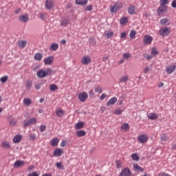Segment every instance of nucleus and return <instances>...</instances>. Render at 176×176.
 <instances>
[{
	"instance_id": "f257e3e1",
	"label": "nucleus",
	"mask_w": 176,
	"mask_h": 176,
	"mask_svg": "<svg viewBox=\"0 0 176 176\" xmlns=\"http://www.w3.org/2000/svg\"><path fill=\"white\" fill-rule=\"evenodd\" d=\"M52 74H54L53 69L50 68H47L45 70H38L37 72V76L38 78H40L41 79L42 78H45V76L52 75Z\"/></svg>"
},
{
	"instance_id": "f03ea898",
	"label": "nucleus",
	"mask_w": 176,
	"mask_h": 176,
	"mask_svg": "<svg viewBox=\"0 0 176 176\" xmlns=\"http://www.w3.org/2000/svg\"><path fill=\"white\" fill-rule=\"evenodd\" d=\"M123 8V3L118 1L113 6H110L111 13H116V12L120 10Z\"/></svg>"
},
{
	"instance_id": "7ed1b4c3",
	"label": "nucleus",
	"mask_w": 176,
	"mask_h": 176,
	"mask_svg": "<svg viewBox=\"0 0 176 176\" xmlns=\"http://www.w3.org/2000/svg\"><path fill=\"white\" fill-rule=\"evenodd\" d=\"M159 34L161 36H168L171 34V29L168 27H163L160 29Z\"/></svg>"
},
{
	"instance_id": "20e7f679",
	"label": "nucleus",
	"mask_w": 176,
	"mask_h": 176,
	"mask_svg": "<svg viewBox=\"0 0 176 176\" xmlns=\"http://www.w3.org/2000/svg\"><path fill=\"white\" fill-rule=\"evenodd\" d=\"M36 122H38V120L35 117L32 118L28 120H24L23 127H28V126L31 124H36Z\"/></svg>"
},
{
	"instance_id": "39448f33",
	"label": "nucleus",
	"mask_w": 176,
	"mask_h": 176,
	"mask_svg": "<svg viewBox=\"0 0 176 176\" xmlns=\"http://www.w3.org/2000/svg\"><path fill=\"white\" fill-rule=\"evenodd\" d=\"M167 6H160L157 10V13L159 16H163V14L167 13Z\"/></svg>"
},
{
	"instance_id": "423d86ee",
	"label": "nucleus",
	"mask_w": 176,
	"mask_h": 176,
	"mask_svg": "<svg viewBox=\"0 0 176 176\" xmlns=\"http://www.w3.org/2000/svg\"><path fill=\"white\" fill-rule=\"evenodd\" d=\"M91 63V58L89 55H85L82 57L81 60V64L82 65H89Z\"/></svg>"
},
{
	"instance_id": "0eeeda50",
	"label": "nucleus",
	"mask_w": 176,
	"mask_h": 176,
	"mask_svg": "<svg viewBox=\"0 0 176 176\" xmlns=\"http://www.w3.org/2000/svg\"><path fill=\"white\" fill-rule=\"evenodd\" d=\"M133 173H131V170L129 168H124L122 170L119 176H131Z\"/></svg>"
},
{
	"instance_id": "6e6552de",
	"label": "nucleus",
	"mask_w": 176,
	"mask_h": 176,
	"mask_svg": "<svg viewBox=\"0 0 176 176\" xmlns=\"http://www.w3.org/2000/svg\"><path fill=\"white\" fill-rule=\"evenodd\" d=\"M88 98L89 95H87V93L85 91L81 92L78 94V100H80L81 102H85Z\"/></svg>"
},
{
	"instance_id": "1a4fd4ad",
	"label": "nucleus",
	"mask_w": 176,
	"mask_h": 176,
	"mask_svg": "<svg viewBox=\"0 0 176 176\" xmlns=\"http://www.w3.org/2000/svg\"><path fill=\"white\" fill-rule=\"evenodd\" d=\"M138 142H140V144H145V142H148V135H145V134H143V135H140V136L138 138Z\"/></svg>"
},
{
	"instance_id": "9d476101",
	"label": "nucleus",
	"mask_w": 176,
	"mask_h": 176,
	"mask_svg": "<svg viewBox=\"0 0 176 176\" xmlns=\"http://www.w3.org/2000/svg\"><path fill=\"white\" fill-rule=\"evenodd\" d=\"M63 155H64V151L60 148H56L54 151V156L55 157H60Z\"/></svg>"
},
{
	"instance_id": "9b49d317",
	"label": "nucleus",
	"mask_w": 176,
	"mask_h": 176,
	"mask_svg": "<svg viewBox=\"0 0 176 176\" xmlns=\"http://www.w3.org/2000/svg\"><path fill=\"white\" fill-rule=\"evenodd\" d=\"M152 41H153V38L149 35H145L143 38V43L144 45H149L152 43Z\"/></svg>"
},
{
	"instance_id": "f8f14e48",
	"label": "nucleus",
	"mask_w": 176,
	"mask_h": 176,
	"mask_svg": "<svg viewBox=\"0 0 176 176\" xmlns=\"http://www.w3.org/2000/svg\"><path fill=\"white\" fill-rule=\"evenodd\" d=\"M54 6V1L53 0H46L45 2V8L48 10H50V9L53 8Z\"/></svg>"
},
{
	"instance_id": "ddd939ff",
	"label": "nucleus",
	"mask_w": 176,
	"mask_h": 176,
	"mask_svg": "<svg viewBox=\"0 0 176 176\" xmlns=\"http://www.w3.org/2000/svg\"><path fill=\"white\" fill-rule=\"evenodd\" d=\"M54 60V57L53 56H50L44 59V64H45V65H52V64H53Z\"/></svg>"
},
{
	"instance_id": "4468645a",
	"label": "nucleus",
	"mask_w": 176,
	"mask_h": 176,
	"mask_svg": "<svg viewBox=\"0 0 176 176\" xmlns=\"http://www.w3.org/2000/svg\"><path fill=\"white\" fill-rule=\"evenodd\" d=\"M25 166V162L24 161H21V160H16L14 163V167L15 168H19V167H23Z\"/></svg>"
},
{
	"instance_id": "2eb2a0df",
	"label": "nucleus",
	"mask_w": 176,
	"mask_h": 176,
	"mask_svg": "<svg viewBox=\"0 0 176 176\" xmlns=\"http://www.w3.org/2000/svg\"><path fill=\"white\" fill-rule=\"evenodd\" d=\"M29 19H30V17L28 16V14H27L21 15L19 16V21H21V23H27Z\"/></svg>"
},
{
	"instance_id": "dca6fc26",
	"label": "nucleus",
	"mask_w": 176,
	"mask_h": 176,
	"mask_svg": "<svg viewBox=\"0 0 176 176\" xmlns=\"http://www.w3.org/2000/svg\"><path fill=\"white\" fill-rule=\"evenodd\" d=\"M160 23L161 24V25H170L171 24V22H170V20H168V19L167 18H163L160 21Z\"/></svg>"
},
{
	"instance_id": "f3484780",
	"label": "nucleus",
	"mask_w": 176,
	"mask_h": 176,
	"mask_svg": "<svg viewBox=\"0 0 176 176\" xmlns=\"http://www.w3.org/2000/svg\"><path fill=\"white\" fill-rule=\"evenodd\" d=\"M56 116L58 118H63L65 115V111L63 110L61 108H58L56 110Z\"/></svg>"
},
{
	"instance_id": "a211bd4d",
	"label": "nucleus",
	"mask_w": 176,
	"mask_h": 176,
	"mask_svg": "<svg viewBox=\"0 0 176 176\" xmlns=\"http://www.w3.org/2000/svg\"><path fill=\"white\" fill-rule=\"evenodd\" d=\"M116 101H118V98L113 97L106 103V105L107 107H110V105H113Z\"/></svg>"
},
{
	"instance_id": "6ab92c4d",
	"label": "nucleus",
	"mask_w": 176,
	"mask_h": 176,
	"mask_svg": "<svg viewBox=\"0 0 176 176\" xmlns=\"http://www.w3.org/2000/svg\"><path fill=\"white\" fill-rule=\"evenodd\" d=\"M58 142H60V140L58 138H54L50 141L52 146H57Z\"/></svg>"
},
{
	"instance_id": "aec40b11",
	"label": "nucleus",
	"mask_w": 176,
	"mask_h": 176,
	"mask_svg": "<svg viewBox=\"0 0 176 176\" xmlns=\"http://www.w3.org/2000/svg\"><path fill=\"white\" fill-rule=\"evenodd\" d=\"M148 118L150 119V120H155V119H157L159 118V116H157V113H150L147 115Z\"/></svg>"
},
{
	"instance_id": "412c9836",
	"label": "nucleus",
	"mask_w": 176,
	"mask_h": 176,
	"mask_svg": "<svg viewBox=\"0 0 176 176\" xmlns=\"http://www.w3.org/2000/svg\"><path fill=\"white\" fill-rule=\"evenodd\" d=\"M89 0H76L75 3L76 5H81L84 6L85 5H87Z\"/></svg>"
},
{
	"instance_id": "4be33fe9",
	"label": "nucleus",
	"mask_w": 176,
	"mask_h": 176,
	"mask_svg": "<svg viewBox=\"0 0 176 176\" xmlns=\"http://www.w3.org/2000/svg\"><path fill=\"white\" fill-rule=\"evenodd\" d=\"M1 147H3L4 149H10V143L8 141H4L1 143Z\"/></svg>"
},
{
	"instance_id": "5701e85b",
	"label": "nucleus",
	"mask_w": 176,
	"mask_h": 176,
	"mask_svg": "<svg viewBox=\"0 0 176 176\" xmlns=\"http://www.w3.org/2000/svg\"><path fill=\"white\" fill-rule=\"evenodd\" d=\"M127 80H129V76L124 75L119 78L118 81L120 83H127Z\"/></svg>"
},
{
	"instance_id": "b1692460",
	"label": "nucleus",
	"mask_w": 176,
	"mask_h": 176,
	"mask_svg": "<svg viewBox=\"0 0 176 176\" xmlns=\"http://www.w3.org/2000/svg\"><path fill=\"white\" fill-rule=\"evenodd\" d=\"M18 45L21 49H24L25 46H27V41L25 40H21L18 41Z\"/></svg>"
},
{
	"instance_id": "393cba45",
	"label": "nucleus",
	"mask_w": 176,
	"mask_h": 176,
	"mask_svg": "<svg viewBox=\"0 0 176 176\" xmlns=\"http://www.w3.org/2000/svg\"><path fill=\"white\" fill-rule=\"evenodd\" d=\"M85 127V122H79L76 124L75 129L76 130H80V129H83Z\"/></svg>"
},
{
	"instance_id": "a878e982",
	"label": "nucleus",
	"mask_w": 176,
	"mask_h": 176,
	"mask_svg": "<svg viewBox=\"0 0 176 176\" xmlns=\"http://www.w3.org/2000/svg\"><path fill=\"white\" fill-rule=\"evenodd\" d=\"M104 34L108 39H109V38L113 36V32L111 30H107L104 32Z\"/></svg>"
},
{
	"instance_id": "bb28decb",
	"label": "nucleus",
	"mask_w": 176,
	"mask_h": 176,
	"mask_svg": "<svg viewBox=\"0 0 176 176\" xmlns=\"http://www.w3.org/2000/svg\"><path fill=\"white\" fill-rule=\"evenodd\" d=\"M127 12L129 14H134L135 13V6H131L128 8Z\"/></svg>"
},
{
	"instance_id": "cd10ccee",
	"label": "nucleus",
	"mask_w": 176,
	"mask_h": 176,
	"mask_svg": "<svg viewBox=\"0 0 176 176\" xmlns=\"http://www.w3.org/2000/svg\"><path fill=\"white\" fill-rule=\"evenodd\" d=\"M76 135H77V137H85V135H86V131L85 130H80V131H77L76 132Z\"/></svg>"
},
{
	"instance_id": "c85d7f7f",
	"label": "nucleus",
	"mask_w": 176,
	"mask_h": 176,
	"mask_svg": "<svg viewBox=\"0 0 176 176\" xmlns=\"http://www.w3.org/2000/svg\"><path fill=\"white\" fill-rule=\"evenodd\" d=\"M23 104L28 107H30L32 104V100L29 98H25L23 99Z\"/></svg>"
},
{
	"instance_id": "c756f323",
	"label": "nucleus",
	"mask_w": 176,
	"mask_h": 176,
	"mask_svg": "<svg viewBox=\"0 0 176 176\" xmlns=\"http://www.w3.org/2000/svg\"><path fill=\"white\" fill-rule=\"evenodd\" d=\"M121 130H123L124 131H129V130H130V125L129 123H124L121 126Z\"/></svg>"
},
{
	"instance_id": "7c9ffc66",
	"label": "nucleus",
	"mask_w": 176,
	"mask_h": 176,
	"mask_svg": "<svg viewBox=\"0 0 176 176\" xmlns=\"http://www.w3.org/2000/svg\"><path fill=\"white\" fill-rule=\"evenodd\" d=\"M175 65H172V66H169L167 67L166 69V72L167 74H173V72H174V71H175Z\"/></svg>"
},
{
	"instance_id": "2f4dec72",
	"label": "nucleus",
	"mask_w": 176,
	"mask_h": 176,
	"mask_svg": "<svg viewBox=\"0 0 176 176\" xmlns=\"http://www.w3.org/2000/svg\"><path fill=\"white\" fill-rule=\"evenodd\" d=\"M127 23H129V18L126 16L121 18L120 20V24L121 25H124V24H127Z\"/></svg>"
},
{
	"instance_id": "473e14b6",
	"label": "nucleus",
	"mask_w": 176,
	"mask_h": 176,
	"mask_svg": "<svg viewBox=\"0 0 176 176\" xmlns=\"http://www.w3.org/2000/svg\"><path fill=\"white\" fill-rule=\"evenodd\" d=\"M133 168L135 171H140V173H142L144 171V168H141V166H140V165H138V164H133Z\"/></svg>"
},
{
	"instance_id": "72a5a7b5",
	"label": "nucleus",
	"mask_w": 176,
	"mask_h": 176,
	"mask_svg": "<svg viewBox=\"0 0 176 176\" xmlns=\"http://www.w3.org/2000/svg\"><path fill=\"white\" fill-rule=\"evenodd\" d=\"M8 121L11 126H16L17 124V121L14 120V118H12V116L8 117Z\"/></svg>"
},
{
	"instance_id": "f704fd0d",
	"label": "nucleus",
	"mask_w": 176,
	"mask_h": 176,
	"mask_svg": "<svg viewBox=\"0 0 176 176\" xmlns=\"http://www.w3.org/2000/svg\"><path fill=\"white\" fill-rule=\"evenodd\" d=\"M58 49V43H52L50 47V50H51L52 52H56Z\"/></svg>"
},
{
	"instance_id": "c9c22d12",
	"label": "nucleus",
	"mask_w": 176,
	"mask_h": 176,
	"mask_svg": "<svg viewBox=\"0 0 176 176\" xmlns=\"http://www.w3.org/2000/svg\"><path fill=\"white\" fill-rule=\"evenodd\" d=\"M131 157L135 162H138V160H140V156L138 155V154L137 153L131 154Z\"/></svg>"
},
{
	"instance_id": "e433bc0d",
	"label": "nucleus",
	"mask_w": 176,
	"mask_h": 176,
	"mask_svg": "<svg viewBox=\"0 0 176 176\" xmlns=\"http://www.w3.org/2000/svg\"><path fill=\"white\" fill-rule=\"evenodd\" d=\"M43 58V55L41 53H36L34 56L35 60H37V61H41L42 58Z\"/></svg>"
},
{
	"instance_id": "4c0bfd02",
	"label": "nucleus",
	"mask_w": 176,
	"mask_h": 176,
	"mask_svg": "<svg viewBox=\"0 0 176 176\" xmlns=\"http://www.w3.org/2000/svg\"><path fill=\"white\" fill-rule=\"evenodd\" d=\"M95 93H98L99 94H101V93H102V87H101V86L100 85H97L96 87H95Z\"/></svg>"
},
{
	"instance_id": "58836bf2",
	"label": "nucleus",
	"mask_w": 176,
	"mask_h": 176,
	"mask_svg": "<svg viewBox=\"0 0 176 176\" xmlns=\"http://www.w3.org/2000/svg\"><path fill=\"white\" fill-rule=\"evenodd\" d=\"M21 141V135H16L14 139H13V142L15 144H17V142H20Z\"/></svg>"
},
{
	"instance_id": "ea45409f",
	"label": "nucleus",
	"mask_w": 176,
	"mask_h": 176,
	"mask_svg": "<svg viewBox=\"0 0 176 176\" xmlns=\"http://www.w3.org/2000/svg\"><path fill=\"white\" fill-rule=\"evenodd\" d=\"M135 35H137V31L131 30L129 34V36H130L131 39H135Z\"/></svg>"
},
{
	"instance_id": "a19ab883",
	"label": "nucleus",
	"mask_w": 176,
	"mask_h": 176,
	"mask_svg": "<svg viewBox=\"0 0 176 176\" xmlns=\"http://www.w3.org/2000/svg\"><path fill=\"white\" fill-rule=\"evenodd\" d=\"M60 24L63 27H65L66 25H68V24H69V21L68 19H64L61 21Z\"/></svg>"
},
{
	"instance_id": "79ce46f5",
	"label": "nucleus",
	"mask_w": 176,
	"mask_h": 176,
	"mask_svg": "<svg viewBox=\"0 0 176 176\" xmlns=\"http://www.w3.org/2000/svg\"><path fill=\"white\" fill-rule=\"evenodd\" d=\"M169 2V0H160V4L161 6H166V5H168Z\"/></svg>"
},
{
	"instance_id": "37998d69",
	"label": "nucleus",
	"mask_w": 176,
	"mask_h": 176,
	"mask_svg": "<svg viewBox=\"0 0 176 176\" xmlns=\"http://www.w3.org/2000/svg\"><path fill=\"white\" fill-rule=\"evenodd\" d=\"M151 54L152 56H157V54H159V51H157V49L156 47L152 48Z\"/></svg>"
},
{
	"instance_id": "c03bdc74",
	"label": "nucleus",
	"mask_w": 176,
	"mask_h": 176,
	"mask_svg": "<svg viewBox=\"0 0 176 176\" xmlns=\"http://www.w3.org/2000/svg\"><path fill=\"white\" fill-rule=\"evenodd\" d=\"M168 140V136L167 135V134L164 133V134L162 135L161 141H162L163 142H165Z\"/></svg>"
},
{
	"instance_id": "a18cd8bd",
	"label": "nucleus",
	"mask_w": 176,
	"mask_h": 176,
	"mask_svg": "<svg viewBox=\"0 0 176 176\" xmlns=\"http://www.w3.org/2000/svg\"><path fill=\"white\" fill-rule=\"evenodd\" d=\"M57 89H58V87H57V85H56L54 84H52L50 86V90H51V91H56V90H57Z\"/></svg>"
},
{
	"instance_id": "49530a36",
	"label": "nucleus",
	"mask_w": 176,
	"mask_h": 176,
	"mask_svg": "<svg viewBox=\"0 0 176 176\" xmlns=\"http://www.w3.org/2000/svg\"><path fill=\"white\" fill-rule=\"evenodd\" d=\"M89 97H91V98H94V97H96V93L94 92V90L91 89L89 91Z\"/></svg>"
},
{
	"instance_id": "de8ad7c7",
	"label": "nucleus",
	"mask_w": 176,
	"mask_h": 176,
	"mask_svg": "<svg viewBox=\"0 0 176 176\" xmlns=\"http://www.w3.org/2000/svg\"><path fill=\"white\" fill-rule=\"evenodd\" d=\"M122 57L124 60H127L131 57V54H130V53H125L123 54Z\"/></svg>"
},
{
	"instance_id": "09e8293b",
	"label": "nucleus",
	"mask_w": 176,
	"mask_h": 176,
	"mask_svg": "<svg viewBox=\"0 0 176 176\" xmlns=\"http://www.w3.org/2000/svg\"><path fill=\"white\" fill-rule=\"evenodd\" d=\"M8 77L7 76H5L3 77H1L0 78V80L2 83H6L8 82Z\"/></svg>"
},
{
	"instance_id": "8fccbe9b",
	"label": "nucleus",
	"mask_w": 176,
	"mask_h": 176,
	"mask_svg": "<svg viewBox=\"0 0 176 176\" xmlns=\"http://www.w3.org/2000/svg\"><path fill=\"white\" fill-rule=\"evenodd\" d=\"M46 16L47 15L45 12L39 14V17L41 19V20H46Z\"/></svg>"
},
{
	"instance_id": "3c124183",
	"label": "nucleus",
	"mask_w": 176,
	"mask_h": 176,
	"mask_svg": "<svg viewBox=\"0 0 176 176\" xmlns=\"http://www.w3.org/2000/svg\"><path fill=\"white\" fill-rule=\"evenodd\" d=\"M56 167L57 168H59L60 170H64V166L61 162H57L56 163Z\"/></svg>"
},
{
	"instance_id": "603ef678",
	"label": "nucleus",
	"mask_w": 176,
	"mask_h": 176,
	"mask_svg": "<svg viewBox=\"0 0 176 176\" xmlns=\"http://www.w3.org/2000/svg\"><path fill=\"white\" fill-rule=\"evenodd\" d=\"M126 36H127V33L126 32H123L122 33H121V35H120L121 39H126Z\"/></svg>"
},
{
	"instance_id": "864d4df0",
	"label": "nucleus",
	"mask_w": 176,
	"mask_h": 176,
	"mask_svg": "<svg viewBox=\"0 0 176 176\" xmlns=\"http://www.w3.org/2000/svg\"><path fill=\"white\" fill-rule=\"evenodd\" d=\"M85 10H86L87 12H91V10H93V6L89 5V6H87V7L85 8Z\"/></svg>"
},
{
	"instance_id": "5fc2aeb1",
	"label": "nucleus",
	"mask_w": 176,
	"mask_h": 176,
	"mask_svg": "<svg viewBox=\"0 0 176 176\" xmlns=\"http://www.w3.org/2000/svg\"><path fill=\"white\" fill-rule=\"evenodd\" d=\"M116 168H120L122 167V162L120 161L116 162Z\"/></svg>"
},
{
	"instance_id": "6e6d98bb",
	"label": "nucleus",
	"mask_w": 176,
	"mask_h": 176,
	"mask_svg": "<svg viewBox=\"0 0 176 176\" xmlns=\"http://www.w3.org/2000/svg\"><path fill=\"white\" fill-rule=\"evenodd\" d=\"M122 111L120 109H117L115 110L114 113L115 115H120L122 113Z\"/></svg>"
},
{
	"instance_id": "4d7b16f0",
	"label": "nucleus",
	"mask_w": 176,
	"mask_h": 176,
	"mask_svg": "<svg viewBox=\"0 0 176 176\" xmlns=\"http://www.w3.org/2000/svg\"><path fill=\"white\" fill-rule=\"evenodd\" d=\"M31 86H32V81H28L26 83V87L28 89H31Z\"/></svg>"
},
{
	"instance_id": "13d9d810",
	"label": "nucleus",
	"mask_w": 176,
	"mask_h": 176,
	"mask_svg": "<svg viewBox=\"0 0 176 176\" xmlns=\"http://www.w3.org/2000/svg\"><path fill=\"white\" fill-rule=\"evenodd\" d=\"M45 130H46V125L40 126V131H41V133H43Z\"/></svg>"
},
{
	"instance_id": "bf43d9fd",
	"label": "nucleus",
	"mask_w": 176,
	"mask_h": 176,
	"mask_svg": "<svg viewBox=\"0 0 176 176\" xmlns=\"http://www.w3.org/2000/svg\"><path fill=\"white\" fill-rule=\"evenodd\" d=\"M105 98H107V94H102L100 97V100L101 101H102L103 100H105Z\"/></svg>"
},
{
	"instance_id": "052dcab7",
	"label": "nucleus",
	"mask_w": 176,
	"mask_h": 176,
	"mask_svg": "<svg viewBox=\"0 0 176 176\" xmlns=\"http://www.w3.org/2000/svg\"><path fill=\"white\" fill-rule=\"evenodd\" d=\"M28 176H39V174L36 172H33L32 173L28 174Z\"/></svg>"
},
{
	"instance_id": "680f3d73",
	"label": "nucleus",
	"mask_w": 176,
	"mask_h": 176,
	"mask_svg": "<svg viewBox=\"0 0 176 176\" xmlns=\"http://www.w3.org/2000/svg\"><path fill=\"white\" fill-rule=\"evenodd\" d=\"M30 140H32L33 141H34L35 138H36V137L35 136V134L32 133L30 135Z\"/></svg>"
},
{
	"instance_id": "e2e57ef3",
	"label": "nucleus",
	"mask_w": 176,
	"mask_h": 176,
	"mask_svg": "<svg viewBox=\"0 0 176 176\" xmlns=\"http://www.w3.org/2000/svg\"><path fill=\"white\" fill-rule=\"evenodd\" d=\"M157 176H171V175H170V174H168V173H162L158 174Z\"/></svg>"
},
{
	"instance_id": "0e129e2a",
	"label": "nucleus",
	"mask_w": 176,
	"mask_h": 176,
	"mask_svg": "<svg viewBox=\"0 0 176 176\" xmlns=\"http://www.w3.org/2000/svg\"><path fill=\"white\" fill-rule=\"evenodd\" d=\"M109 58V56H103V58H102V61H104V62L105 63V62L108 61Z\"/></svg>"
},
{
	"instance_id": "69168bd1",
	"label": "nucleus",
	"mask_w": 176,
	"mask_h": 176,
	"mask_svg": "<svg viewBox=\"0 0 176 176\" xmlns=\"http://www.w3.org/2000/svg\"><path fill=\"white\" fill-rule=\"evenodd\" d=\"M172 8H176V0H173L171 3Z\"/></svg>"
},
{
	"instance_id": "338daca9",
	"label": "nucleus",
	"mask_w": 176,
	"mask_h": 176,
	"mask_svg": "<svg viewBox=\"0 0 176 176\" xmlns=\"http://www.w3.org/2000/svg\"><path fill=\"white\" fill-rule=\"evenodd\" d=\"M35 89H36V90H39V89H41V84H39V83L36 84Z\"/></svg>"
},
{
	"instance_id": "774afa93",
	"label": "nucleus",
	"mask_w": 176,
	"mask_h": 176,
	"mask_svg": "<svg viewBox=\"0 0 176 176\" xmlns=\"http://www.w3.org/2000/svg\"><path fill=\"white\" fill-rule=\"evenodd\" d=\"M65 144H66L65 140H63V141L60 142V146H61L62 148H64V146H65Z\"/></svg>"
}]
</instances>
